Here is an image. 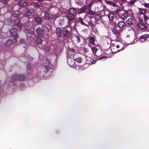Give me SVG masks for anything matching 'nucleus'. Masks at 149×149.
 Wrapping results in <instances>:
<instances>
[{
    "label": "nucleus",
    "mask_w": 149,
    "mask_h": 149,
    "mask_svg": "<svg viewBox=\"0 0 149 149\" xmlns=\"http://www.w3.org/2000/svg\"><path fill=\"white\" fill-rule=\"evenodd\" d=\"M89 46L90 47L94 55H95L96 52L97 50V49L94 47H92L91 46V45H89Z\"/></svg>",
    "instance_id": "obj_15"
},
{
    "label": "nucleus",
    "mask_w": 149,
    "mask_h": 149,
    "mask_svg": "<svg viewBox=\"0 0 149 149\" xmlns=\"http://www.w3.org/2000/svg\"><path fill=\"white\" fill-rule=\"evenodd\" d=\"M27 32V35L29 36H31L33 33V31L30 29H28L26 30Z\"/></svg>",
    "instance_id": "obj_17"
},
{
    "label": "nucleus",
    "mask_w": 149,
    "mask_h": 149,
    "mask_svg": "<svg viewBox=\"0 0 149 149\" xmlns=\"http://www.w3.org/2000/svg\"><path fill=\"white\" fill-rule=\"evenodd\" d=\"M74 60L76 62L80 63L82 61V59L80 57H78L77 58H75L74 59Z\"/></svg>",
    "instance_id": "obj_28"
},
{
    "label": "nucleus",
    "mask_w": 149,
    "mask_h": 149,
    "mask_svg": "<svg viewBox=\"0 0 149 149\" xmlns=\"http://www.w3.org/2000/svg\"><path fill=\"white\" fill-rule=\"evenodd\" d=\"M144 20L145 22L148 24H149V19L148 16H144Z\"/></svg>",
    "instance_id": "obj_26"
},
{
    "label": "nucleus",
    "mask_w": 149,
    "mask_h": 149,
    "mask_svg": "<svg viewBox=\"0 0 149 149\" xmlns=\"http://www.w3.org/2000/svg\"><path fill=\"white\" fill-rule=\"evenodd\" d=\"M106 2L107 4L110 5L111 6L113 7H115L116 6V4L115 3H114L111 1H106Z\"/></svg>",
    "instance_id": "obj_21"
},
{
    "label": "nucleus",
    "mask_w": 149,
    "mask_h": 149,
    "mask_svg": "<svg viewBox=\"0 0 149 149\" xmlns=\"http://www.w3.org/2000/svg\"><path fill=\"white\" fill-rule=\"evenodd\" d=\"M12 78L15 80L22 81L24 79V76L23 74H14L12 76Z\"/></svg>",
    "instance_id": "obj_3"
},
{
    "label": "nucleus",
    "mask_w": 149,
    "mask_h": 149,
    "mask_svg": "<svg viewBox=\"0 0 149 149\" xmlns=\"http://www.w3.org/2000/svg\"><path fill=\"white\" fill-rule=\"evenodd\" d=\"M137 25L138 28L141 29H147L146 25L141 22L137 23Z\"/></svg>",
    "instance_id": "obj_5"
},
{
    "label": "nucleus",
    "mask_w": 149,
    "mask_h": 149,
    "mask_svg": "<svg viewBox=\"0 0 149 149\" xmlns=\"http://www.w3.org/2000/svg\"><path fill=\"white\" fill-rule=\"evenodd\" d=\"M66 17L69 22L73 20L75 18L74 15L68 13L66 15Z\"/></svg>",
    "instance_id": "obj_4"
},
{
    "label": "nucleus",
    "mask_w": 149,
    "mask_h": 149,
    "mask_svg": "<svg viewBox=\"0 0 149 149\" xmlns=\"http://www.w3.org/2000/svg\"><path fill=\"white\" fill-rule=\"evenodd\" d=\"M108 17L110 20H112L114 17V15L112 12H111L107 15Z\"/></svg>",
    "instance_id": "obj_16"
},
{
    "label": "nucleus",
    "mask_w": 149,
    "mask_h": 149,
    "mask_svg": "<svg viewBox=\"0 0 149 149\" xmlns=\"http://www.w3.org/2000/svg\"><path fill=\"white\" fill-rule=\"evenodd\" d=\"M90 17L91 18L92 17V16H90Z\"/></svg>",
    "instance_id": "obj_47"
},
{
    "label": "nucleus",
    "mask_w": 149,
    "mask_h": 149,
    "mask_svg": "<svg viewBox=\"0 0 149 149\" xmlns=\"http://www.w3.org/2000/svg\"><path fill=\"white\" fill-rule=\"evenodd\" d=\"M31 12L30 11L27 10L25 14V15L26 17H28L31 15Z\"/></svg>",
    "instance_id": "obj_25"
},
{
    "label": "nucleus",
    "mask_w": 149,
    "mask_h": 149,
    "mask_svg": "<svg viewBox=\"0 0 149 149\" xmlns=\"http://www.w3.org/2000/svg\"><path fill=\"white\" fill-rule=\"evenodd\" d=\"M149 36L148 34H145L140 37L139 38L141 41L144 42L148 38Z\"/></svg>",
    "instance_id": "obj_8"
},
{
    "label": "nucleus",
    "mask_w": 149,
    "mask_h": 149,
    "mask_svg": "<svg viewBox=\"0 0 149 149\" xmlns=\"http://www.w3.org/2000/svg\"><path fill=\"white\" fill-rule=\"evenodd\" d=\"M128 16V13L127 11H124L121 14V17L123 19H125Z\"/></svg>",
    "instance_id": "obj_9"
},
{
    "label": "nucleus",
    "mask_w": 149,
    "mask_h": 149,
    "mask_svg": "<svg viewBox=\"0 0 149 149\" xmlns=\"http://www.w3.org/2000/svg\"><path fill=\"white\" fill-rule=\"evenodd\" d=\"M130 35H127V37L128 38H129V37H130Z\"/></svg>",
    "instance_id": "obj_44"
},
{
    "label": "nucleus",
    "mask_w": 149,
    "mask_h": 149,
    "mask_svg": "<svg viewBox=\"0 0 149 149\" xmlns=\"http://www.w3.org/2000/svg\"><path fill=\"white\" fill-rule=\"evenodd\" d=\"M146 12V10L143 9H141L139 10V13L141 14H143Z\"/></svg>",
    "instance_id": "obj_32"
},
{
    "label": "nucleus",
    "mask_w": 149,
    "mask_h": 149,
    "mask_svg": "<svg viewBox=\"0 0 149 149\" xmlns=\"http://www.w3.org/2000/svg\"><path fill=\"white\" fill-rule=\"evenodd\" d=\"M19 4L21 6H23L26 5L27 3L26 2L22 1H21L19 3Z\"/></svg>",
    "instance_id": "obj_22"
},
{
    "label": "nucleus",
    "mask_w": 149,
    "mask_h": 149,
    "mask_svg": "<svg viewBox=\"0 0 149 149\" xmlns=\"http://www.w3.org/2000/svg\"><path fill=\"white\" fill-rule=\"evenodd\" d=\"M122 49V48H121V49H120V50L118 49L116 51H115V48H113L112 47H111V51L114 53H116L118 52H119L120 51V50Z\"/></svg>",
    "instance_id": "obj_30"
},
{
    "label": "nucleus",
    "mask_w": 149,
    "mask_h": 149,
    "mask_svg": "<svg viewBox=\"0 0 149 149\" xmlns=\"http://www.w3.org/2000/svg\"><path fill=\"white\" fill-rule=\"evenodd\" d=\"M84 21L85 20V19H84ZM79 22L82 25H86V23H84L83 22V19L81 17H79Z\"/></svg>",
    "instance_id": "obj_23"
},
{
    "label": "nucleus",
    "mask_w": 149,
    "mask_h": 149,
    "mask_svg": "<svg viewBox=\"0 0 149 149\" xmlns=\"http://www.w3.org/2000/svg\"><path fill=\"white\" fill-rule=\"evenodd\" d=\"M17 33V29L16 28L12 29L10 31V36L14 37V40L15 41H16V39L18 37Z\"/></svg>",
    "instance_id": "obj_2"
},
{
    "label": "nucleus",
    "mask_w": 149,
    "mask_h": 149,
    "mask_svg": "<svg viewBox=\"0 0 149 149\" xmlns=\"http://www.w3.org/2000/svg\"><path fill=\"white\" fill-rule=\"evenodd\" d=\"M129 30V31H130L131 32H133V30Z\"/></svg>",
    "instance_id": "obj_45"
},
{
    "label": "nucleus",
    "mask_w": 149,
    "mask_h": 149,
    "mask_svg": "<svg viewBox=\"0 0 149 149\" xmlns=\"http://www.w3.org/2000/svg\"><path fill=\"white\" fill-rule=\"evenodd\" d=\"M87 13L88 14H91V15H93L94 14V12L92 11L90 9H89L88 12Z\"/></svg>",
    "instance_id": "obj_31"
},
{
    "label": "nucleus",
    "mask_w": 149,
    "mask_h": 149,
    "mask_svg": "<svg viewBox=\"0 0 149 149\" xmlns=\"http://www.w3.org/2000/svg\"><path fill=\"white\" fill-rule=\"evenodd\" d=\"M133 20L132 18H130L126 20V22L129 24H132L133 23Z\"/></svg>",
    "instance_id": "obj_24"
},
{
    "label": "nucleus",
    "mask_w": 149,
    "mask_h": 149,
    "mask_svg": "<svg viewBox=\"0 0 149 149\" xmlns=\"http://www.w3.org/2000/svg\"><path fill=\"white\" fill-rule=\"evenodd\" d=\"M106 58V56H101L98 58V59L100 60H101L103 58Z\"/></svg>",
    "instance_id": "obj_38"
},
{
    "label": "nucleus",
    "mask_w": 149,
    "mask_h": 149,
    "mask_svg": "<svg viewBox=\"0 0 149 149\" xmlns=\"http://www.w3.org/2000/svg\"><path fill=\"white\" fill-rule=\"evenodd\" d=\"M134 2V1L133 0H131L129 2V3L131 4H133Z\"/></svg>",
    "instance_id": "obj_41"
},
{
    "label": "nucleus",
    "mask_w": 149,
    "mask_h": 149,
    "mask_svg": "<svg viewBox=\"0 0 149 149\" xmlns=\"http://www.w3.org/2000/svg\"><path fill=\"white\" fill-rule=\"evenodd\" d=\"M39 6V4L38 3L37 4L36 6Z\"/></svg>",
    "instance_id": "obj_46"
},
{
    "label": "nucleus",
    "mask_w": 149,
    "mask_h": 149,
    "mask_svg": "<svg viewBox=\"0 0 149 149\" xmlns=\"http://www.w3.org/2000/svg\"><path fill=\"white\" fill-rule=\"evenodd\" d=\"M44 18L46 20H49L51 18L49 13H45Z\"/></svg>",
    "instance_id": "obj_20"
},
{
    "label": "nucleus",
    "mask_w": 149,
    "mask_h": 149,
    "mask_svg": "<svg viewBox=\"0 0 149 149\" xmlns=\"http://www.w3.org/2000/svg\"><path fill=\"white\" fill-rule=\"evenodd\" d=\"M96 62V61L95 60H92L91 62V64H93L95 63Z\"/></svg>",
    "instance_id": "obj_37"
},
{
    "label": "nucleus",
    "mask_w": 149,
    "mask_h": 149,
    "mask_svg": "<svg viewBox=\"0 0 149 149\" xmlns=\"http://www.w3.org/2000/svg\"><path fill=\"white\" fill-rule=\"evenodd\" d=\"M88 42L89 43V45H95V40L94 37H90L88 39Z\"/></svg>",
    "instance_id": "obj_7"
},
{
    "label": "nucleus",
    "mask_w": 149,
    "mask_h": 149,
    "mask_svg": "<svg viewBox=\"0 0 149 149\" xmlns=\"http://www.w3.org/2000/svg\"><path fill=\"white\" fill-rule=\"evenodd\" d=\"M43 34H45L46 35H47L49 33V30L46 26H44L43 28Z\"/></svg>",
    "instance_id": "obj_12"
},
{
    "label": "nucleus",
    "mask_w": 149,
    "mask_h": 149,
    "mask_svg": "<svg viewBox=\"0 0 149 149\" xmlns=\"http://www.w3.org/2000/svg\"><path fill=\"white\" fill-rule=\"evenodd\" d=\"M47 62L48 63H50V61L49 59H47Z\"/></svg>",
    "instance_id": "obj_43"
},
{
    "label": "nucleus",
    "mask_w": 149,
    "mask_h": 149,
    "mask_svg": "<svg viewBox=\"0 0 149 149\" xmlns=\"http://www.w3.org/2000/svg\"><path fill=\"white\" fill-rule=\"evenodd\" d=\"M15 23L17 25L19 26H20L21 25V23L19 22L18 24L17 22H16Z\"/></svg>",
    "instance_id": "obj_42"
},
{
    "label": "nucleus",
    "mask_w": 149,
    "mask_h": 149,
    "mask_svg": "<svg viewBox=\"0 0 149 149\" xmlns=\"http://www.w3.org/2000/svg\"><path fill=\"white\" fill-rule=\"evenodd\" d=\"M117 26L119 27H123L125 26V23L121 21L118 24Z\"/></svg>",
    "instance_id": "obj_19"
},
{
    "label": "nucleus",
    "mask_w": 149,
    "mask_h": 149,
    "mask_svg": "<svg viewBox=\"0 0 149 149\" xmlns=\"http://www.w3.org/2000/svg\"><path fill=\"white\" fill-rule=\"evenodd\" d=\"M76 11L77 10L75 8H71L70 9L68 13L74 15V14L76 13Z\"/></svg>",
    "instance_id": "obj_14"
},
{
    "label": "nucleus",
    "mask_w": 149,
    "mask_h": 149,
    "mask_svg": "<svg viewBox=\"0 0 149 149\" xmlns=\"http://www.w3.org/2000/svg\"><path fill=\"white\" fill-rule=\"evenodd\" d=\"M67 62L69 65L70 66H72L74 63V60L70 58H67Z\"/></svg>",
    "instance_id": "obj_6"
},
{
    "label": "nucleus",
    "mask_w": 149,
    "mask_h": 149,
    "mask_svg": "<svg viewBox=\"0 0 149 149\" xmlns=\"http://www.w3.org/2000/svg\"><path fill=\"white\" fill-rule=\"evenodd\" d=\"M69 31L66 30H62L59 28L56 29V33L58 37H61L63 36L64 37L66 36L69 33Z\"/></svg>",
    "instance_id": "obj_1"
},
{
    "label": "nucleus",
    "mask_w": 149,
    "mask_h": 149,
    "mask_svg": "<svg viewBox=\"0 0 149 149\" xmlns=\"http://www.w3.org/2000/svg\"><path fill=\"white\" fill-rule=\"evenodd\" d=\"M35 21L38 24H40L42 21V18L40 17H37L35 18Z\"/></svg>",
    "instance_id": "obj_18"
},
{
    "label": "nucleus",
    "mask_w": 149,
    "mask_h": 149,
    "mask_svg": "<svg viewBox=\"0 0 149 149\" xmlns=\"http://www.w3.org/2000/svg\"><path fill=\"white\" fill-rule=\"evenodd\" d=\"M119 47H120V46L119 45H117L116 46V47H115V48L116 49V50H115V51H116L117 50H118L117 49Z\"/></svg>",
    "instance_id": "obj_39"
},
{
    "label": "nucleus",
    "mask_w": 149,
    "mask_h": 149,
    "mask_svg": "<svg viewBox=\"0 0 149 149\" xmlns=\"http://www.w3.org/2000/svg\"><path fill=\"white\" fill-rule=\"evenodd\" d=\"M92 3V2H91V3H90V5H91V3Z\"/></svg>",
    "instance_id": "obj_48"
},
{
    "label": "nucleus",
    "mask_w": 149,
    "mask_h": 149,
    "mask_svg": "<svg viewBox=\"0 0 149 149\" xmlns=\"http://www.w3.org/2000/svg\"><path fill=\"white\" fill-rule=\"evenodd\" d=\"M95 19L96 21H98L100 19V15L99 14H97L95 15Z\"/></svg>",
    "instance_id": "obj_27"
},
{
    "label": "nucleus",
    "mask_w": 149,
    "mask_h": 149,
    "mask_svg": "<svg viewBox=\"0 0 149 149\" xmlns=\"http://www.w3.org/2000/svg\"><path fill=\"white\" fill-rule=\"evenodd\" d=\"M15 42L14 40L13 41L12 40L9 39L5 43V45L7 46H10L11 44H12L13 42Z\"/></svg>",
    "instance_id": "obj_13"
},
{
    "label": "nucleus",
    "mask_w": 149,
    "mask_h": 149,
    "mask_svg": "<svg viewBox=\"0 0 149 149\" xmlns=\"http://www.w3.org/2000/svg\"><path fill=\"white\" fill-rule=\"evenodd\" d=\"M36 32L38 35L39 36H42L43 34V30H42L40 28H38L36 30Z\"/></svg>",
    "instance_id": "obj_11"
},
{
    "label": "nucleus",
    "mask_w": 149,
    "mask_h": 149,
    "mask_svg": "<svg viewBox=\"0 0 149 149\" xmlns=\"http://www.w3.org/2000/svg\"><path fill=\"white\" fill-rule=\"evenodd\" d=\"M37 42L38 44H40L42 43V40L41 38H38L37 39Z\"/></svg>",
    "instance_id": "obj_33"
},
{
    "label": "nucleus",
    "mask_w": 149,
    "mask_h": 149,
    "mask_svg": "<svg viewBox=\"0 0 149 149\" xmlns=\"http://www.w3.org/2000/svg\"><path fill=\"white\" fill-rule=\"evenodd\" d=\"M75 37L76 38L78 42H79L80 41V39L78 36H76Z\"/></svg>",
    "instance_id": "obj_36"
},
{
    "label": "nucleus",
    "mask_w": 149,
    "mask_h": 149,
    "mask_svg": "<svg viewBox=\"0 0 149 149\" xmlns=\"http://www.w3.org/2000/svg\"><path fill=\"white\" fill-rule=\"evenodd\" d=\"M18 15L15 13H12L11 17V19L14 22H15L18 19Z\"/></svg>",
    "instance_id": "obj_10"
},
{
    "label": "nucleus",
    "mask_w": 149,
    "mask_h": 149,
    "mask_svg": "<svg viewBox=\"0 0 149 149\" xmlns=\"http://www.w3.org/2000/svg\"><path fill=\"white\" fill-rule=\"evenodd\" d=\"M86 7H83L82 8H81L80 9V11L79 12L80 13H84L85 10H86Z\"/></svg>",
    "instance_id": "obj_34"
},
{
    "label": "nucleus",
    "mask_w": 149,
    "mask_h": 149,
    "mask_svg": "<svg viewBox=\"0 0 149 149\" xmlns=\"http://www.w3.org/2000/svg\"><path fill=\"white\" fill-rule=\"evenodd\" d=\"M44 67L46 69V72L47 73L48 72V71L49 70H52V69H49L48 67V66H44Z\"/></svg>",
    "instance_id": "obj_35"
},
{
    "label": "nucleus",
    "mask_w": 149,
    "mask_h": 149,
    "mask_svg": "<svg viewBox=\"0 0 149 149\" xmlns=\"http://www.w3.org/2000/svg\"><path fill=\"white\" fill-rule=\"evenodd\" d=\"M0 1L3 2V3H5L6 2V0H0Z\"/></svg>",
    "instance_id": "obj_40"
},
{
    "label": "nucleus",
    "mask_w": 149,
    "mask_h": 149,
    "mask_svg": "<svg viewBox=\"0 0 149 149\" xmlns=\"http://www.w3.org/2000/svg\"><path fill=\"white\" fill-rule=\"evenodd\" d=\"M113 32L115 34H118L119 33V31L116 29V28H114L112 29Z\"/></svg>",
    "instance_id": "obj_29"
}]
</instances>
